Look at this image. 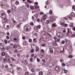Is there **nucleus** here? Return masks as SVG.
Masks as SVG:
<instances>
[{
  "instance_id": "63",
  "label": "nucleus",
  "mask_w": 75,
  "mask_h": 75,
  "mask_svg": "<svg viewBox=\"0 0 75 75\" xmlns=\"http://www.w3.org/2000/svg\"><path fill=\"white\" fill-rule=\"evenodd\" d=\"M51 74H52L51 72H49L48 74L47 75H51Z\"/></svg>"
},
{
  "instance_id": "42",
  "label": "nucleus",
  "mask_w": 75,
  "mask_h": 75,
  "mask_svg": "<svg viewBox=\"0 0 75 75\" xmlns=\"http://www.w3.org/2000/svg\"><path fill=\"white\" fill-rule=\"evenodd\" d=\"M55 25H56V24L55 23H53L52 25V27H55Z\"/></svg>"
},
{
  "instance_id": "8",
  "label": "nucleus",
  "mask_w": 75,
  "mask_h": 75,
  "mask_svg": "<svg viewBox=\"0 0 75 75\" xmlns=\"http://www.w3.org/2000/svg\"><path fill=\"white\" fill-rule=\"evenodd\" d=\"M13 47L15 49H16V48H17V45L15 44V45H13Z\"/></svg>"
},
{
  "instance_id": "59",
  "label": "nucleus",
  "mask_w": 75,
  "mask_h": 75,
  "mask_svg": "<svg viewBox=\"0 0 75 75\" xmlns=\"http://www.w3.org/2000/svg\"><path fill=\"white\" fill-rule=\"evenodd\" d=\"M27 1L28 3H31V1H30V0H28Z\"/></svg>"
},
{
  "instance_id": "33",
  "label": "nucleus",
  "mask_w": 75,
  "mask_h": 75,
  "mask_svg": "<svg viewBox=\"0 0 75 75\" xmlns=\"http://www.w3.org/2000/svg\"><path fill=\"white\" fill-rule=\"evenodd\" d=\"M71 37H72V38H73L74 37H75V34H72L71 35Z\"/></svg>"
},
{
  "instance_id": "2",
  "label": "nucleus",
  "mask_w": 75,
  "mask_h": 75,
  "mask_svg": "<svg viewBox=\"0 0 75 75\" xmlns=\"http://www.w3.org/2000/svg\"><path fill=\"white\" fill-rule=\"evenodd\" d=\"M55 69L56 71H57V72H60V69L58 67H55Z\"/></svg>"
},
{
  "instance_id": "14",
  "label": "nucleus",
  "mask_w": 75,
  "mask_h": 75,
  "mask_svg": "<svg viewBox=\"0 0 75 75\" xmlns=\"http://www.w3.org/2000/svg\"><path fill=\"white\" fill-rule=\"evenodd\" d=\"M59 24H60V25H63V26H64V25H65V24L64 23H61V22H60L59 23Z\"/></svg>"
},
{
  "instance_id": "11",
  "label": "nucleus",
  "mask_w": 75,
  "mask_h": 75,
  "mask_svg": "<svg viewBox=\"0 0 75 75\" xmlns=\"http://www.w3.org/2000/svg\"><path fill=\"white\" fill-rule=\"evenodd\" d=\"M71 25H70V27H74V23L73 22H72L70 23Z\"/></svg>"
},
{
  "instance_id": "17",
  "label": "nucleus",
  "mask_w": 75,
  "mask_h": 75,
  "mask_svg": "<svg viewBox=\"0 0 75 75\" xmlns=\"http://www.w3.org/2000/svg\"><path fill=\"white\" fill-rule=\"evenodd\" d=\"M1 15L2 16H4L5 17H6V14L4 13H1Z\"/></svg>"
},
{
  "instance_id": "27",
  "label": "nucleus",
  "mask_w": 75,
  "mask_h": 75,
  "mask_svg": "<svg viewBox=\"0 0 75 75\" xmlns=\"http://www.w3.org/2000/svg\"><path fill=\"white\" fill-rule=\"evenodd\" d=\"M16 5H18L19 4V2L18 1H16Z\"/></svg>"
},
{
  "instance_id": "7",
  "label": "nucleus",
  "mask_w": 75,
  "mask_h": 75,
  "mask_svg": "<svg viewBox=\"0 0 75 75\" xmlns=\"http://www.w3.org/2000/svg\"><path fill=\"white\" fill-rule=\"evenodd\" d=\"M25 62L24 63V64L25 65H27V64H28V62H27V61L26 60H25Z\"/></svg>"
},
{
  "instance_id": "35",
  "label": "nucleus",
  "mask_w": 75,
  "mask_h": 75,
  "mask_svg": "<svg viewBox=\"0 0 75 75\" xmlns=\"http://www.w3.org/2000/svg\"><path fill=\"white\" fill-rule=\"evenodd\" d=\"M22 70V69L21 68L19 67L17 68V70Z\"/></svg>"
},
{
  "instance_id": "16",
  "label": "nucleus",
  "mask_w": 75,
  "mask_h": 75,
  "mask_svg": "<svg viewBox=\"0 0 75 75\" xmlns=\"http://www.w3.org/2000/svg\"><path fill=\"white\" fill-rule=\"evenodd\" d=\"M57 35L58 37H60V36H61V33H58L57 34Z\"/></svg>"
},
{
  "instance_id": "64",
  "label": "nucleus",
  "mask_w": 75,
  "mask_h": 75,
  "mask_svg": "<svg viewBox=\"0 0 75 75\" xmlns=\"http://www.w3.org/2000/svg\"><path fill=\"white\" fill-rule=\"evenodd\" d=\"M25 75H28V72L25 73Z\"/></svg>"
},
{
  "instance_id": "45",
  "label": "nucleus",
  "mask_w": 75,
  "mask_h": 75,
  "mask_svg": "<svg viewBox=\"0 0 75 75\" xmlns=\"http://www.w3.org/2000/svg\"><path fill=\"white\" fill-rule=\"evenodd\" d=\"M72 9H73L74 10H75V6H74L72 7Z\"/></svg>"
},
{
  "instance_id": "25",
  "label": "nucleus",
  "mask_w": 75,
  "mask_h": 75,
  "mask_svg": "<svg viewBox=\"0 0 75 75\" xmlns=\"http://www.w3.org/2000/svg\"><path fill=\"white\" fill-rule=\"evenodd\" d=\"M4 42L5 44H7V40H4Z\"/></svg>"
},
{
  "instance_id": "58",
  "label": "nucleus",
  "mask_w": 75,
  "mask_h": 75,
  "mask_svg": "<svg viewBox=\"0 0 75 75\" xmlns=\"http://www.w3.org/2000/svg\"><path fill=\"white\" fill-rule=\"evenodd\" d=\"M30 61L31 62H33V58H30Z\"/></svg>"
},
{
  "instance_id": "46",
  "label": "nucleus",
  "mask_w": 75,
  "mask_h": 75,
  "mask_svg": "<svg viewBox=\"0 0 75 75\" xmlns=\"http://www.w3.org/2000/svg\"><path fill=\"white\" fill-rule=\"evenodd\" d=\"M41 46H42V47H44V46H45V44H42L41 45Z\"/></svg>"
},
{
  "instance_id": "20",
  "label": "nucleus",
  "mask_w": 75,
  "mask_h": 75,
  "mask_svg": "<svg viewBox=\"0 0 75 75\" xmlns=\"http://www.w3.org/2000/svg\"><path fill=\"white\" fill-rule=\"evenodd\" d=\"M69 58H73V56L71 55H69Z\"/></svg>"
},
{
  "instance_id": "47",
  "label": "nucleus",
  "mask_w": 75,
  "mask_h": 75,
  "mask_svg": "<svg viewBox=\"0 0 75 75\" xmlns=\"http://www.w3.org/2000/svg\"><path fill=\"white\" fill-rule=\"evenodd\" d=\"M28 66L29 67V68H31V64H29L28 65Z\"/></svg>"
},
{
  "instance_id": "10",
  "label": "nucleus",
  "mask_w": 75,
  "mask_h": 75,
  "mask_svg": "<svg viewBox=\"0 0 75 75\" xmlns=\"http://www.w3.org/2000/svg\"><path fill=\"white\" fill-rule=\"evenodd\" d=\"M6 50H9L11 49V47L9 46H7L6 47Z\"/></svg>"
},
{
  "instance_id": "36",
  "label": "nucleus",
  "mask_w": 75,
  "mask_h": 75,
  "mask_svg": "<svg viewBox=\"0 0 75 75\" xmlns=\"http://www.w3.org/2000/svg\"><path fill=\"white\" fill-rule=\"evenodd\" d=\"M42 61L43 62H44V63H45V60L44 59H42Z\"/></svg>"
},
{
  "instance_id": "61",
  "label": "nucleus",
  "mask_w": 75,
  "mask_h": 75,
  "mask_svg": "<svg viewBox=\"0 0 75 75\" xmlns=\"http://www.w3.org/2000/svg\"><path fill=\"white\" fill-rule=\"evenodd\" d=\"M72 30H73V31H75V27H73Z\"/></svg>"
},
{
  "instance_id": "28",
  "label": "nucleus",
  "mask_w": 75,
  "mask_h": 75,
  "mask_svg": "<svg viewBox=\"0 0 75 75\" xmlns=\"http://www.w3.org/2000/svg\"><path fill=\"white\" fill-rule=\"evenodd\" d=\"M50 66V67H53V66H54V63H52L51 64V65Z\"/></svg>"
},
{
  "instance_id": "62",
  "label": "nucleus",
  "mask_w": 75,
  "mask_h": 75,
  "mask_svg": "<svg viewBox=\"0 0 75 75\" xmlns=\"http://www.w3.org/2000/svg\"><path fill=\"white\" fill-rule=\"evenodd\" d=\"M16 27L18 28H20V25H17Z\"/></svg>"
},
{
  "instance_id": "38",
  "label": "nucleus",
  "mask_w": 75,
  "mask_h": 75,
  "mask_svg": "<svg viewBox=\"0 0 75 75\" xmlns=\"http://www.w3.org/2000/svg\"><path fill=\"white\" fill-rule=\"evenodd\" d=\"M52 30H51V29H49L48 30V32H51Z\"/></svg>"
},
{
  "instance_id": "60",
  "label": "nucleus",
  "mask_w": 75,
  "mask_h": 75,
  "mask_svg": "<svg viewBox=\"0 0 75 75\" xmlns=\"http://www.w3.org/2000/svg\"><path fill=\"white\" fill-rule=\"evenodd\" d=\"M59 41H60V39L59 38V39H57V42H59Z\"/></svg>"
},
{
  "instance_id": "41",
  "label": "nucleus",
  "mask_w": 75,
  "mask_h": 75,
  "mask_svg": "<svg viewBox=\"0 0 75 75\" xmlns=\"http://www.w3.org/2000/svg\"><path fill=\"white\" fill-rule=\"evenodd\" d=\"M7 12L8 13V14H9V13H10V12H11V11H10V10H8L7 11Z\"/></svg>"
},
{
  "instance_id": "48",
  "label": "nucleus",
  "mask_w": 75,
  "mask_h": 75,
  "mask_svg": "<svg viewBox=\"0 0 75 75\" xmlns=\"http://www.w3.org/2000/svg\"><path fill=\"white\" fill-rule=\"evenodd\" d=\"M30 52L31 53H33L34 52V50L32 49L31 50Z\"/></svg>"
},
{
  "instance_id": "3",
  "label": "nucleus",
  "mask_w": 75,
  "mask_h": 75,
  "mask_svg": "<svg viewBox=\"0 0 75 75\" xmlns=\"http://www.w3.org/2000/svg\"><path fill=\"white\" fill-rule=\"evenodd\" d=\"M40 40H42L43 41H47V39L43 37H41L40 38Z\"/></svg>"
},
{
  "instance_id": "51",
  "label": "nucleus",
  "mask_w": 75,
  "mask_h": 75,
  "mask_svg": "<svg viewBox=\"0 0 75 75\" xmlns=\"http://www.w3.org/2000/svg\"><path fill=\"white\" fill-rule=\"evenodd\" d=\"M62 66H63V67H64V66H65V63H62Z\"/></svg>"
},
{
  "instance_id": "44",
  "label": "nucleus",
  "mask_w": 75,
  "mask_h": 75,
  "mask_svg": "<svg viewBox=\"0 0 75 75\" xmlns=\"http://www.w3.org/2000/svg\"><path fill=\"white\" fill-rule=\"evenodd\" d=\"M35 16L36 17H38V15L37 13H36L35 15Z\"/></svg>"
},
{
  "instance_id": "5",
  "label": "nucleus",
  "mask_w": 75,
  "mask_h": 75,
  "mask_svg": "<svg viewBox=\"0 0 75 75\" xmlns=\"http://www.w3.org/2000/svg\"><path fill=\"white\" fill-rule=\"evenodd\" d=\"M12 10H13L14 11L16 10L17 9V8H16V7L15 6H12Z\"/></svg>"
},
{
  "instance_id": "6",
  "label": "nucleus",
  "mask_w": 75,
  "mask_h": 75,
  "mask_svg": "<svg viewBox=\"0 0 75 75\" xmlns=\"http://www.w3.org/2000/svg\"><path fill=\"white\" fill-rule=\"evenodd\" d=\"M52 44H53V46H54V47H55V46H58V44H57L54 42H52Z\"/></svg>"
},
{
  "instance_id": "57",
  "label": "nucleus",
  "mask_w": 75,
  "mask_h": 75,
  "mask_svg": "<svg viewBox=\"0 0 75 75\" xmlns=\"http://www.w3.org/2000/svg\"><path fill=\"white\" fill-rule=\"evenodd\" d=\"M54 40H56L57 38L55 36H54Z\"/></svg>"
},
{
  "instance_id": "21",
  "label": "nucleus",
  "mask_w": 75,
  "mask_h": 75,
  "mask_svg": "<svg viewBox=\"0 0 75 75\" xmlns=\"http://www.w3.org/2000/svg\"><path fill=\"white\" fill-rule=\"evenodd\" d=\"M36 52H38V51H39V50L40 49H39V47H37L36 48Z\"/></svg>"
},
{
  "instance_id": "24",
  "label": "nucleus",
  "mask_w": 75,
  "mask_h": 75,
  "mask_svg": "<svg viewBox=\"0 0 75 75\" xmlns=\"http://www.w3.org/2000/svg\"><path fill=\"white\" fill-rule=\"evenodd\" d=\"M37 60L38 62H40V59L39 58H37Z\"/></svg>"
},
{
  "instance_id": "39",
  "label": "nucleus",
  "mask_w": 75,
  "mask_h": 75,
  "mask_svg": "<svg viewBox=\"0 0 75 75\" xmlns=\"http://www.w3.org/2000/svg\"><path fill=\"white\" fill-rule=\"evenodd\" d=\"M41 28V25H39L38 26L37 28H38V29H40Z\"/></svg>"
},
{
  "instance_id": "12",
  "label": "nucleus",
  "mask_w": 75,
  "mask_h": 75,
  "mask_svg": "<svg viewBox=\"0 0 75 75\" xmlns=\"http://www.w3.org/2000/svg\"><path fill=\"white\" fill-rule=\"evenodd\" d=\"M1 55L3 57V56H4V55H6V53L5 52H3L1 54Z\"/></svg>"
},
{
  "instance_id": "13",
  "label": "nucleus",
  "mask_w": 75,
  "mask_h": 75,
  "mask_svg": "<svg viewBox=\"0 0 75 75\" xmlns=\"http://www.w3.org/2000/svg\"><path fill=\"white\" fill-rule=\"evenodd\" d=\"M30 8L31 10H34V7L33 6H30Z\"/></svg>"
},
{
  "instance_id": "23",
  "label": "nucleus",
  "mask_w": 75,
  "mask_h": 75,
  "mask_svg": "<svg viewBox=\"0 0 75 75\" xmlns=\"http://www.w3.org/2000/svg\"><path fill=\"white\" fill-rule=\"evenodd\" d=\"M50 20L51 23H53L54 22V20H53V19L52 18H50Z\"/></svg>"
},
{
  "instance_id": "34",
  "label": "nucleus",
  "mask_w": 75,
  "mask_h": 75,
  "mask_svg": "<svg viewBox=\"0 0 75 75\" xmlns=\"http://www.w3.org/2000/svg\"><path fill=\"white\" fill-rule=\"evenodd\" d=\"M39 74L40 75H42V71H40L39 73Z\"/></svg>"
},
{
  "instance_id": "56",
  "label": "nucleus",
  "mask_w": 75,
  "mask_h": 75,
  "mask_svg": "<svg viewBox=\"0 0 75 75\" xmlns=\"http://www.w3.org/2000/svg\"><path fill=\"white\" fill-rule=\"evenodd\" d=\"M33 41H34V42H37V40L36 39V38H35L33 39Z\"/></svg>"
},
{
  "instance_id": "1",
  "label": "nucleus",
  "mask_w": 75,
  "mask_h": 75,
  "mask_svg": "<svg viewBox=\"0 0 75 75\" xmlns=\"http://www.w3.org/2000/svg\"><path fill=\"white\" fill-rule=\"evenodd\" d=\"M25 28L26 29V31H30L31 27L30 26L26 25L24 27V29H25Z\"/></svg>"
},
{
  "instance_id": "52",
  "label": "nucleus",
  "mask_w": 75,
  "mask_h": 75,
  "mask_svg": "<svg viewBox=\"0 0 75 75\" xmlns=\"http://www.w3.org/2000/svg\"><path fill=\"white\" fill-rule=\"evenodd\" d=\"M46 18H47L46 17L44 16L43 17V20H44V21L45 20Z\"/></svg>"
},
{
  "instance_id": "9",
  "label": "nucleus",
  "mask_w": 75,
  "mask_h": 75,
  "mask_svg": "<svg viewBox=\"0 0 75 75\" xmlns=\"http://www.w3.org/2000/svg\"><path fill=\"white\" fill-rule=\"evenodd\" d=\"M31 71L32 72H33V74H34V75L35 74V72L34 71H35V70H34V69H32Z\"/></svg>"
},
{
  "instance_id": "4",
  "label": "nucleus",
  "mask_w": 75,
  "mask_h": 75,
  "mask_svg": "<svg viewBox=\"0 0 75 75\" xmlns=\"http://www.w3.org/2000/svg\"><path fill=\"white\" fill-rule=\"evenodd\" d=\"M49 50L51 54L53 53L54 51H53V49H52V48H49Z\"/></svg>"
},
{
  "instance_id": "40",
  "label": "nucleus",
  "mask_w": 75,
  "mask_h": 75,
  "mask_svg": "<svg viewBox=\"0 0 75 75\" xmlns=\"http://www.w3.org/2000/svg\"><path fill=\"white\" fill-rule=\"evenodd\" d=\"M46 23L47 24H49V23H50V21L49 20H47L46 21Z\"/></svg>"
},
{
  "instance_id": "19",
  "label": "nucleus",
  "mask_w": 75,
  "mask_h": 75,
  "mask_svg": "<svg viewBox=\"0 0 75 75\" xmlns=\"http://www.w3.org/2000/svg\"><path fill=\"white\" fill-rule=\"evenodd\" d=\"M5 68L6 69H8V65H5Z\"/></svg>"
},
{
  "instance_id": "37",
  "label": "nucleus",
  "mask_w": 75,
  "mask_h": 75,
  "mask_svg": "<svg viewBox=\"0 0 75 75\" xmlns=\"http://www.w3.org/2000/svg\"><path fill=\"white\" fill-rule=\"evenodd\" d=\"M68 32H67V34H68L70 33V31H71V30L68 29Z\"/></svg>"
},
{
  "instance_id": "15",
  "label": "nucleus",
  "mask_w": 75,
  "mask_h": 75,
  "mask_svg": "<svg viewBox=\"0 0 75 75\" xmlns=\"http://www.w3.org/2000/svg\"><path fill=\"white\" fill-rule=\"evenodd\" d=\"M50 4V2H49V1H46V5H49Z\"/></svg>"
},
{
  "instance_id": "31",
  "label": "nucleus",
  "mask_w": 75,
  "mask_h": 75,
  "mask_svg": "<svg viewBox=\"0 0 75 75\" xmlns=\"http://www.w3.org/2000/svg\"><path fill=\"white\" fill-rule=\"evenodd\" d=\"M7 61L8 62V63H10V59H7Z\"/></svg>"
},
{
  "instance_id": "18",
  "label": "nucleus",
  "mask_w": 75,
  "mask_h": 75,
  "mask_svg": "<svg viewBox=\"0 0 75 75\" xmlns=\"http://www.w3.org/2000/svg\"><path fill=\"white\" fill-rule=\"evenodd\" d=\"M1 50L2 51H5V48L4 47H2L1 48Z\"/></svg>"
},
{
  "instance_id": "26",
  "label": "nucleus",
  "mask_w": 75,
  "mask_h": 75,
  "mask_svg": "<svg viewBox=\"0 0 75 75\" xmlns=\"http://www.w3.org/2000/svg\"><path fill=\"white\" fill-rule=\"evenodd\" d=\"M46 33L45 32V31H43L42 32V35H45V33Z\"/></svg>"
},
{
  "instance_id": "22",
  "label": "nucleus",
  "mask_w": 75,
  "mask_h": 75,
  "mask_svg": "<svg viewBox=\"0 0 75 75\" xmlns=\"http://www.w3.org/2000/svg\"><path fill=\"white\" fill-rule=\"evenodd\" d=\"M34 7H35V9H37V8H38V7L39 8V6H38L36 5H35Z\"/></svg>"
},
{
  "instance_id": "53",
  "label": "nucleus",
  "mask_w": 75,
  "mask_h": 75,
  "mask_svg": "<svg viewBox=\"0 0 75 75\" xmlns=\"http://www.w3.org/2000/svg\"><path fill=\"white\" fill-rule=\"evenodd\" d=\"M34 35H35V36H36V37H37V36H38V34H37V33H35Z\"/></svg>"
},
{
  "instance_id": "29",
  "label": "nucleus",
  "mask_w": 75,
  "mask_h": 75,
  "mask_svg": "<svg viewBox=\"0 0 75 75\" xmlns=\"http://www.w3.org/2000/svg\"><path fill=\"white\" fill-rule=\"evenodd\" d=\"M2 23H3V24H4V23H6V21H5V20L4 19L2 20Z\"/></svg>"
},
{
  "instance_id": "43",
  "label": "nucleus",
  "mask_w": 75,
  "mask_h": 75,
  "mask_svg": "<svg viewBox=\"0 0 75 75\" xmlns=\"http://www.w3.org/2000/svg\"><path fill=\"white\" fill-rule=\"evenodd\" d=\"M26 6L28 8H29L30 7V6H29V4H26Z\"/></svg>"
},
{
  "instance_id": "50",
  "label": "nucleus",
  "mask_w": 75,
  "mask_h": 75,
  "mask_svg": "<svg viewBox=\"0 0 75 75\" xmlns=\"http://www.w3.org/2000/svg\"><path fill=\"white\" fill-rule=\"evenodd\" d=\"M4 19L5 20V22H7V19L6 18H4Z\"/></svg>"
},
{
  "instance_id": "30",
  "label": "nucleus",
  "mask_w": 75,
  "mask_h": 75,
  "mask_svg": "<svg viewBox=\"0 0 75 75\" xmlns=\"http://www.w3.org/2000/svg\"><path fill=\"white\" fill-rule=\"evenodd\" d=\"M6 59L7 60L10 59V58L9 57V56H6Z\"/></svg>"
},
{
  "instance_id": "49",
  "label": "nucleus",
  "mask_w": 75,
  "mask_h": 75,
  "mask_svg": "<svg viewBox=\"0 0 75 75\" xmlns=\"http://www.w3.org/2000/svg\"><path fill=\"white\" fill-rule=\"evenodd\" d=\"M64 25L66 27H68V25L65 23V24H64Z\"/></svg>"
},
{
  "instance_id": "32",
  "label": "nucleus",
  "mask_w": 75,
  "mask_h": 75,
  "mask_svg": "<svg viewBox=\"0 0 75 75\" xmlns=\"http://www.w3.org/2000/svg\"><path fill=\"white\" fill-rule=\"evenodd\" d=\"M49 13H50V14L51 15H52V11L50 10V11H49Z\"/></svg>"
},
{
  "instance_id": "55",
  "label": "nucleus",
  "mask_w": 75,
  "mask_h": 75,
  "mask_svg": "<svg viewBox=\"0 0 75 75\" xmlns=\"http://www.w3.org/2000/svg\"><path fill=\"white\" fill-rule=\"evenodd\" d=\"M29 42H32V40L31 39H29Z\"/></svg>"
},
{
  "instance_id": "54",
  "label": "nucleus",
  "mask_w": 75,
  "mask_h": 75,
  "mask_svg": "<svg viewBox=\"0 0 75 75\" xmlns=\"http://www.w3.org/2000/svg\"><path fill=\"white\" fill-rule=\"evenodd\" d=\"M62 44H65V41H62Z\"/></svg>"
}]
</instances>
